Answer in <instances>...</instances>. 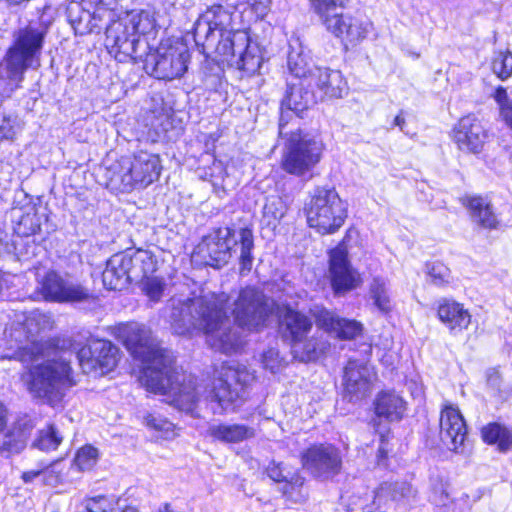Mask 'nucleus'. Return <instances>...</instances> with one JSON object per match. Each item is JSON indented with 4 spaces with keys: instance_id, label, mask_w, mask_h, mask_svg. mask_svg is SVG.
Returning <instances> with one entry per match:
<instances>
[{
    "instance_id": "obj_31",
    "label": "nucleus",
    "mask_w": 512,
    "mask_h": 512,
    "mask_svg": "<svg viewBox=\"0 0 512 512\" xmlns=\"http://www.w3.org/2000/svg\"><path fill=\"white\" fill-rule=\"evenodd\" d=\"M375 413L388 421H399L406 411V402L394 391H383L375 400Z\"/></svg>"
},
{
    "instance_id": "obj_28",
    "label": "nucleus",
    "mask_w": 512,
    "mask_h": 512,
    "mask_svg": "<svg viewBox=\"0 0 512 512\" xmlns=\"http://www.w3.org/2000/svg\"><path fill=\"white\" fill-rule=\"evenodd\" d=\"M308 88L311 87L304 80L288 83V89L281 103L282 107L300 116L302 112L318 101L313 89L309 91Z\"/></svg>"
},
{
    "instance_id": "obj_41",
    "label": "nucleus",
    "mask_w": 512,
    "mask_h": 512,
    "mask_svg": "<svg viewBox=\"0 0 512 512\" xmlns=\"http://www.w3.org/2000/svg\"><path fill=\"white\" fill-rule=\"evenodd\" d=\"M430 282L437 287H446L453 283L450 269L441 262H432L426 265Z\"/></svg>"
},
{
    "instance_id": "obj_3",
    "label": "nucleus",
    "mask_w": 512,
    "mask_h": 512,
    "mask_svg": "<svg viewBox=\"0 0 512 512\" xmlns=\"http://www.w3.org/2000/svg\"><path fill=\"white\" fill-rule=\"evenodd\" d=\"M236 17V11L222 5L208 8L194 24V41L203 53H216L222 61L254 74L261 67L262 53L247 31L235 27Z\"/></svg>"
},
{
    "instance_id": "obj_46",
    "label": "nucleus",
    "mask_w": 512,
    "mask_h": 512,
    "mask_svg": "<svg viewBox=\"0 0 512 512\" xmlns=\"http://www.w3.org/2000/svg\"><path fill=\"white\" fill-rule=\"evenodd\" d=\"M388 485L391 488L389 489L391 502H406L416 496V490L407 482L388 483Z\"/></svg>"
},
{
    "instance_id": "obj_52",
    "label": "nucleus",
    "mask_w": 512,
    "mask_h": 512,
    "mask_svg": "<svg viewBox=\"0 0 512 512\" xmlns=\"http://www.w3.org/2000/svg\"><path fill=\"white\" fill-rule=\"evenodd\" d=\"M15 134V120L10 117H4L0 122V141L12 140Z\"/></svg>"
},
{
    "instance_id": "obj_35",
    "label": "nucleus",
    "mask_w": 512,
    "mask_h": 512,
    "mask_svg": "<svg viewBox=\"0 0 512 512\" xmlns=\"http://www.w3.org/2000/svg\"><path fill=\"white\" fill-rule=\"evenodd\" d=\"M465 205L470 211V215L474 222L484 228H495L497 226V218L491 206L482 197H468Z\"/></svg>"
},
{
    "instance_id": "obj_13",
    "label": "nucleus",
    "mask_w": 512,
    "mask_h": 512,
    "mask_svg": "<svg viewBox=\"0 0 512 512\" xmlns=\"http://www.w3.org/2000/svg\"><path fill=\"white\" fill-rule=\"evenodd\" d=\"M123 0H80L67 7L68 20L78 34L100 30L112 21L115 11Z\"/></svg>"
},
{
    "instance_id": "obj_10",
    "label": "nucleus",
    "mask_w": 512,
    "mask_h": 512,
    "mask_svg": "<svg viewBox=\"0 0 512 512\" xmlns=\"http://www.w3.org/2000/svg\"><path fill=\"white\" fill-rule=\"evenodd\" d=\"M304 211L308 225L323 235L338 231L347 218V205L334 188H315Z\"/></svg>"
},
{
    "instance_id": "obj_59",
    "label": "nucleus",
    "mask_w": 512,
    "mask_h": 512,
    "mask_svg": "<svg viewBox=\"0 0 512 512\" xmlns=\"http://www.w3.org/2000/svg\"><path fill=\"white\" fill-rule=\"evenodd\" d=\"M121 512H139L137 508L132 506L125 507Z\"/></svg>"
},
{
    "instance_id": "obj_20",
    "label": "nucleus",
    "mask_w": 512,
    "mask_h": 512,
    "mask_svg": "<svg viewBox=\"0 0 512 512\" xmlns=\"http://www.w3.org/2000/svg\"><path fill=\"white\" fill-rule=\"evenodd\" d=\"M38 292L44 300L53 302L81 301L88 297V291L55 271H49L39 281Z\"/></svg>"
},
{
    "instance_id": "obj_24",
    "label": "nucleus",
    "mask_w": 512,
    "mask_h": 512,
    "mask_svg": "<svg viewBox=\"0 0 512 512\" xmlns=\"http://www.w3.org/2000/svg\"><path fill=\"white\" fill-rule=\"evenodd\" d=\"M317 325L324 330L334 333L342 340L354 339L361 334L363 326L356 320L340 318L333 312L321 309L316 314Z\"/></svg>"
},
{
    "instance_id": "obj_53",
    "label": "nucleus",
    "mask_w": 512,
    "mask_h": 512,
    "mask_svg": "<svg viewBox=\"0 0 512 512\" xmlns=\"http://www.w3.org/2000/svg\"><path fill=\"white\" fill-rule=\"evenodd\" d=\"M495 100L500 106V113L504 119L505 110H512V101L508 98L507 92L503 87L496 89Z\"/></svg>"
},
{
    "instance_id": "obj_55",
    "label": "nucleus",
    "mask_w": 512,
    "mask_h": 512,
    "mask_svg": "<svg viewBox=\"0 0 512 512\" xmlns=\"http://www.w3.org/2000/svg\"><path fill=\"white\" fill-rule=\"evenodd\" d=\"M247 3L257 16L263 17L270 9L271 0H247Z\"/></svg>"
},
{
    "instance_id": "obj_2",
    "label": "nucleus",
    "mask_w": 512,
    "mask_h": 512,
    "mask_svg": "<svg viewBox=\"0 0 512 512\" xmlns=\"http://www.w3.org/2000/svg\"><path fill=\"white\" fill-rule=\"evenodd\" d=\"M168 315L174 333L192 336L202 332L208 345L225 354L238 351L242 339L228 317L229 296L206 292L193 298L173 297L169 300Z\"/></svg>"
},
{
    "instance_id": "obj_9",
    "label": "nucleus",
    "mask_w": 512,
    "mask_h": 512,
    "mask_svg": "<svg viewBox=\"0 0 512 512\" xmlns=\"http://www.w3.org/2000/svg\"><path fill=\"white\" fill-rule=\"evenodd\" d=\"M312 11L320 18L322 24L343 44L356 45L365 39L371 23L344 14L342 10L347 0H309Z\"/></svg>"
},
{
    "instance_id": "obj_45",
    "label": "nucleus",
    "mask_w": 512,
    "mask_h": 512,
    "mask_svg": "<svg viewBox=\"0 0 512 512\" xmlns=\"http://www.w3.org/2000/svg\"><path fill=\"white\" fill-rule=\"evenodd\" d=\"M97 460L98 450L91 445H85L77 451L74 465L81 471L90 470Z\"/></svg>"
},
{
    "instance_id": "obj_16",
    "label": "nucleus",
    "mask_w": 512,
    "mask_h": 512,
    "mask_svg": "<svg viewBox=\"0 0 512 512\" xmlns=\"http://www.w3.org/2000/svg\"><path fill=\"white\" fill-rule=\"evenodd\" d=\"M301 462L312 476L329 479L340 473L342 454L333 444H314L301 453Z\"/></svg>"
},
{
    "instance_id": "obj_15",
    "label": "nucleus",
    "mask_w": 512,
    "mask_h": 512,
    "mask_svg": "<svg viewBox=\"0 0 512 512\" xmlns=\"http://www.w3.org/2000/svg\"><path fill=\"white\" fill-rule=\"evenodd\" d=\"M106 27V47L119 62L129 59L140 61L148 49V43L141 40L123 18L110 21Z\"/></svg>"
},
{
    "instance_id": "obj_50",
    "label": "nucleus",
    "mask_w": 512,
    "mask_h": 512,
    "mask_svg": "<svg viewBox=\"0 0 512 512\" xmlns=\"http://www.w3.org/2000/svg\"><path fill=\"white\" fill-rule=\"evenodd\" d=\"M262 363L265 369L276 373L283 365V359L279 355V351L275 348H269L262 355Z\"/></svg>"
},
{
    "instance_id": "obj_60",
    "label": "nucleus",
    "mask_w": 512,
    "mask_h": 512,
    "mask_svg": "<svg viewBox=\"0 0 512 512\" xmlns=\"http://www.w3.org/2000/svg\"><path fill=\"white\" fill-rule=\"evenodd\" d=\"M4 284H5L4 274H3V272L0 270V291L3 289Z\"/></svg>"
},
{
    "instance_id": "obj_61",
    "label": "nucleus",
    "mask_w": 512,
    "mask_h": 512,
    "mask_svg": "<svg viewBox=\"0 0 512 512\" xmlns=\"http://www.w3.org/2000/svg\"><path fill=\"white\" fill-rule=\"evenodd\" d=\"M159 512H172L169 504H164L162 508H160Z\"/></svg>"
},
{
    "instance_id": "obj_17",
    "label": "nucleus",
    "mask_w": 512,
    "mask_h": 512,
    "mask_svg": "<svg viewBox=\"0 0 512 512\" xmlns=\"http://www.w3.org/2000/svg\"><path fill=\"white\" fill-rule=\"evenodd\" d=\"M77 358L84 373L99 371L104 375L116 367L118 349L110 341L92 340L78 351Z\"/></svg>"
},
{
    "instance_id": "obj_29",
    "label": "nucleus",
    "mask_w": 512,
    "mask_h": 512,
    "mask_svg": "<svg viewBox=\"0 0 512 512\" xmlns=\"http://www.w3.org/2000/svg\"><path fill=\"white\" fill-rule=\"evenodd\" d=\"M287 67L297 80L304 81H306L310 72H313V68L316 67L312 64L308 51L305 50L299 39H291L289 42Z\"/></svg>"
},
{
    "instance_id": "obj_30",
    "label": "nucleus",
    "mask_w": 512,
    "mask_h": 512,
    "mask_svg": "<svg viewBox=\"0 0 512 512\" xmlns=\"http://www.w3.org/2000/svg\"><path fill=\"white\" fill-rule=\"evenodd\" d=\"M124 254L128 255L129 271L133 281L144 280V278L156 272L158 261L151 251L144 249L127 250Z\"/></svg>"
},
{
    "instance_id": "obj_43",
    "label": "nucleus",
    "mask_w": 512,
    "mask_h": 512,
    "mask_svg": "<svg viewBox=\"0 0 512 512\" xmlns=\"http://www.w3.org/2000/svg\"><path fill=\"white\" fill-rule=\"evenodd\" d=\"M429 501L437 507H446L451 503L448 484L439 477L431 479Z\"/></svg>"
},
{
    "instance_id": "obj_38",
    "label": "nucleus",
    "mask_w": 512,
    "mask_h": 512,
    "mask_svg": "<svg viewBox=\"0 0 512 512\" xmlns=\"http://www.w3.org/2000/svg\"><path fill=\"white\" fill-rule=\"evenodd\" d=\"M122 18L125 22H128L127 25L130 26L129 28H131V31H133L139 38L141 35H146L152 32L156 27L154 15L147 10L130 12Z\"/></svg>"
},
{
    "instance_id": "obj_47",
    "label": "nucleus",
    "mask_w": 512,
    "mask_h": 512,
    "mask_svg": "<svg viewBox=\"0 0 512 512\" xmlns=\"http://www.w3.org/2000/svg\"><path fill=\"white\" fill-rule=\"evenodd\" d=\"M493 72L502 80L512 75V53H499L492 62Z\"/></svg>"
},
{
    "instance_id": "obj_8",
    "label": "nucleus",
    "mask_w": 512,
    "mask_h": 512,
    "mask_svg": "<svg viewBox=\"0 0 512 512\" xmlns=\"http://www.w3.org/2000/svg\"><path fill=\"white\" fill-rule=\"evenodd\" d=\"M284 118L282 114L279 122V135L286 137L281 166L289 174L303 176L320 162L324 145L318 137L300 130L286 132Z\"/></svg>"
},
{
    "instance_id": "obj_12",
    "label": "nucleus",
    "mask_w": 512,
    "mask_h": 512,
    "mask_svg": "<svg viewBox=\"0 0 512 512\" xmlns=\"http://www.w3.org/2000/svg\"><path fill=\"white\" fill-rule=\"evenodd\" d=\"M190 53L188 47L181 42H162L152 53L145 54V71L161 80H174L182 77L188 69Z\"/></svg>"
},
{
    "instance_id": "obj_51",
    "label": "nucleus",
    "mask_w": 512,
    "mask_h": 512,
    "mask_svg": "<svg viewBox=\"0 0 512 512\" xmlns=\"http://www.w3.org/2000/svg\"><path fill=\"white\" fill-rule=\"evenodd\" d=\"M145 420L148 427L161 431L165 435L173 432L174 425L164 418L157 417L155 415H148Z\"/></svg>"
},
{
    "instance_id": "obj_23",
    "label": "nucleus",
    "mask_w": 512,
    "mask_h": 512,
    "mask_svg": "<svg viewBox=\"0 0 512 512\" xmlns=\"http://www.w3.org/2000/svg\"><path fill=\"white\" fill-rule=\"evenodd\" d=\"M453 139L464 152L480 153L488 140V132L481 121L472 115L459 120L453 130Z\"/></svg>"
},
{
    "instance_id": "obj_44",
    "label": "nucleus",
    "mask_w": 512,
    "mask_h": 512,
    "mask_svg": "<svg viewBox=\"0 0 512 512\" xmlns=\"http://www.w3.org/2000/svg\"><path fill=\"white\" fill-rule=\"evenodd\" d=\"M63 437L60 435L54 425H49L40 432L39 437L35 441V446L43 451L56 450L62 442Z\"/></svg>"
},
{
    "instance_id": "obj_18",
    "label": "nucleus",
    "mask_w": 512,
    "mask_h": 512,
    "mask_svg": "<svg viewBox=\"0 0 512 512\" xmlns=\"http://www.w3.org/2000/svg\"><path fill=\"white\" fill-rule=\"evenodd\" d=\"M329 273L337 294L351 291L361 283L360 274L351 266L347 248L342 243L329 252Z\"/></svg>"
},
{
    "instance_id": "obj_4",
    "label": "nucleus",
    "mask_w": 512,
    "mask_h": 512,
    "mask_svg": "<svg viewBox=\"0 0 512 512\" xmlns=\"http://www.w3.org/2000/svg\"><path fill=\"white\" fill-rule=\"evenodd\" d=\"M240 245V272L252 269L254 257V236L251 229L244 227L235 231L230 227H220L212 230L202 238L196 246L193 256L199 258L205 265L221 268L226 265L236 253L235 247Z\"/></svg>"
},
{
    "instance_id": "obj_56",
    "label": "nucleus",
    "mask_w": 512,
    "mask_h": 512,
    "mask_svg": "<svg viewBox=\"0 0 512 512\" xmlns=\"http://www.w3.org/2000/svg\"><path fill=\"white\" fill-rule=\"evenodd\" d=\"M42 472H43V469L41 466L40 468L23 472L21 478L25 483H31L34 479L41 477Z\"/></svg>"
},
{
    "instance_id": "obj_11",
    "label": "nucleus",
    "mask_w": 512,
    "mask_h": 512,
    "mask_svg": "<svg viewBox=\"0 0 512 512\" xmlns=\"http://www.w3.org/2000/svg\"><path fill=\"white\" fill-rule=\"evenodd\" d=\"M161 172L158 155L141 151L132 160H122L110 178L113 188L121 192H130L144 188L156 181Z\"/></svg>"
},
{
    "instance_id": "obj_48",
    "label": "nucleus",
    "mask_w": 512,
    "mask_h": 512,
    "mask_svg": "<svg viewBox=\"0 0 512 512\" xmlns=\"http://www.w3.org/2000/svg\"><path fill=\"white\" fill-rule=\"evenodd\" d=\"M117 501L113 498H108L103 495H99L93 498H89L85 501V509L88 512H114Z\"/></svg>"
},
{
    "instance_id": "obj_33",
    "label": "nucleus",
    "mask_w": 512,
    "mask_h": 512,
    "mask_svg": "<svg viewBox=\"0 0 512 512\" xmlns=\"http://www.w3.org/2000/svg\"><path fill=\"white\" fill-rule=\"evenodd\" d=\"M14 231L21 237L37 234L41 229V217L33 205L12 210Z\"/></svg>"
},
{
    "instance_id": "obj_1",
    "label": "nucleus",
    "mask_w": 512,
    "mask_h": 512,
    "mask_svg": "<svg viewBox=\"0 0 512 512\" xmlns=\"http://www.w3.org/2000/svg\"><path fill=\"white\" fill-rule=\"evenodd\" d=\"M117 337L143 363L141 384L150 392L170 396L175 406L186 412H192L201 398L217 405L214 413L231 409L243 399L254 379L245 366L225 363L215 371L211 383L200 391L192 379L177 371L172 352L162 348L145 325L122 324L117 328Z\"/></svg>"
},
{
    "instance_id": "obj_6",
    "label": "nucleus",
    "mask_w": 512,
    "mask_h": 512,
    "mask_svg": "<svg viewBox=\"0 0 512 512\" xmlns=\"http://www.w3.org/2000/svg\"><path fill=\"white\" fill-rule=\"evenodd\" d=\"M45 31L40 27L28 26L18 32L16 40L4 58L5 75L0 78V95L9 97L20 87L25 71L40 53Z\"/></svg>"
},
{
    "instance_id": "obj_21",
    "label": "nucleus",
    "mask_w": 512,
    "mask_h": 512,
    "mask_svg": "<svg viewBox=\"0 0 512 512\" xmlns=\"http://www.w3.org/2000/svg\"><path fill=\"white\" fill-rule=\"evenodd\" d=\"M467 427L461 412L451 404L445 405L440 414V439L451 451L463 452Z\"/></svg>"
},
{
    "instance_id": "obj_42",
    "label": "nucleus",
    "mask_w": 512,
    "mask_h": 512,
    "mask_svg": "<svg viewBox=\"0 0 512 512\" xmlns=\"http://www.w3.org/2000/svg\"><path fill=\"white\" fill-rule=\"evenodd\" d=\"M390 486L388 482L382 483L374 492L371 503L365 505L364 512H387L390 508L391 499L389 495Z\"/></svg>"
},
{
    "instance_id": "obj_25",
    "label": "nucleus",
    "mask_w": 512,
    "mask_h": 512,
    "mask_svg": "<svg viewBox=\"0 0 512 512\" xmlns=\"http://www.w3.org/2000/svg\"><path fill=\"white\" fill-rule=\"evenodd\" d=\"M128 255L124 252L112 255L102 273L103 285L108 290H121L133 281L129 271Z\"/></svg>"
},
{
    "instance_id": "obj_54",
    "label": "nucleus",
    "mask_w": 512,
    "mask_h": 512,
    "mask_svg": "<svg viewBox=\"0 0 512 512\" xmlns=\"http://www.w3.org/2000/svg\"><path fill=\"white\" fill-rule=\"evenodd\" d=\"M41 473L42 482L45 485L56 486L60 482V475L49 466H42Z\"/></svg>"
},
{
    "instance_id": "obj_49",
    "label": "nucleus",
    "mask_w": 512,
    "mask_h": 512,
    "mask_svg": "<svg viewBox=\"0 0 512 512\" xmlns=\"http://www.w3.org/2000/svg\"><path fill=\"white\" fill-rule=\"evenodd\" d=\"M141 281L143 283V290L146 293V295L152 301H159L160 298L162 297L165 286L163 279L157 276L150 275Z\"/></svg>"
},
{
    "instance_id": "obj_5",
    "label": "nucleus",
    "mask_w": 512,
    "mask_h": 512,
    "mask_svg": "<svg viewBox=\"0 0 512 512\" xmlns=\"http://www.w3.org/2000/svg\"><path fill=\"white\" fill-rule=\"evenodd\" d=\"M53 326L54 321L49 314L33 312L23 324H18L9 330L7 347L0 358L29 364L45 357L48 355L50 345L41 334L52 330Z\"/></svg>"
},
{
    "instance_id": "obj_36",
    "label": "nucleus",
    "mask_w": 512,
    "mask_h": 512,
    "mask_svg": "<svg viewBox=\"0 0 512 512\" xmlns=\"http://www.w3.org/2000/svg\"><path fill=\"white\" fill-rule=\"evenodd\" d=\"M266 472L268 477L274 482L284 483L282 493L287 497H292L294 491L303 485V479L290 471H286L281 463L271 462Z\"/></svg>"
},
{
    "instance_id": "obj_19",
    "label": "nucleus",
    "mask_w": 512,
    "mask_h": 512,
    "mask_svg": "<svg viewBox=\"0 0 512 512\" xmlns=\"http://www.w3.org/2000/svg\"><path fill=\"white\" fill-rule=\"evenodd\" d=\"M376 374L364 362L349 360L344 368V396L350 402L362 400L370 395Z\"/></svg>"
},
{
    "instance_id": "obj_57",
    "label": "nucleus",
    "mask_w": 512,
    "mask_h": 512,
    "mask_svg": "<svg viewBox=\"0 0 512 512\" xmlns=\"http://www.w3.org/2000/svg\"><path fill=\"white\" fill-rule=\"evenodd\" d=\"M7 423V411L3 404L0 403V432L5 428Z\"/></svg>"
},
{
    "instance_id": "obj_34",
    "label": "nucleus",
    "mask_w": 512,
    "mask_h": 512,
    "mask_svg": "<svg viewBox=\"0 0 512 512\" xmlns=\"http://www.w3.org/2000/svg\"><path fill=\"white\" fill-rule=\"evenodd\" d=\"M481 437L487 444H496L497 449L506 453L512 449V429L499 423H489L481 429Z\"/></svg>"
},
{
    "instance_id": "obj_58",
    "label": "nucleus",
    "mask_w": 512,
    "mask_h": 512,
    "mask_svg": "<svg viewBox=\"0 0 512 512\" xmlns=\"http://www.w3.org/2000/svg\"><path fill=\"white\" fill-rule=\"evenodd\" d=\"M394 125L398 126L402 131L404 130L405 119L401 114L397 115L394 119Z\"/></svg>"
},
{
    "instance_id": "obj_22",
    "label": "nucleus",
    "mask_w": 512,
    "mask_h": 512,
    "mask_svg": "<svg viewBox=\"0 0 512 512\" xmlns=\"http://www.w3.org/2000/svg\"><path fill=\"white\" fill-rule=\"evenodd\" d=\"M306 81L321 101L325 98H342L347 92V82L341 72L328 67H314Z\"/></svg>"
},
{
    "instance_id": "obj_37",
    "label": "nucleus",
    "mask_w": 512,
    "mask_h": 512,
    "mask_svg": "<svg viewBox=\"0 0 512 512\" xmlns=\"http://www.w3.org/2000/svg\"><path fill=\"white\" fill-rule=\"evenodd\" d=\"M328 343L319 339L316 336L311 338H304L299 342L292 344L293 352L303 362L313 361L318 359L326 352Z\"/></svg>"
},
{
    "instance_id": "obj_32",
    "label": "nucleus",
    "mask_w": 512,
    "mask_h": 512,
    "mask_svg": "<svg viewBox=\"0 0 512 512\" xmlns=\"http://www.w3.org/2000/svg\"><path fill=\"white\" fill-rule=\"evenodd\" d=\"M208 433L215 440L223 443H240L255 437V429L245 424H214Z\"/></svg>"
},
{
    "instance_id": "obj_40",
    "label": "nucleus",
    "mask_w": 512,
    "mask_h": 512,
    "mask_svg": "<svg viewBox=\"0 0 512 512\" xmlns=\"http://www.w3.org/2000/svg\"><path fill=\"white\" fill-rule=\"evenodd\" d=\"M288 210L286 201L280 196H270L263 207V218L268 225H276Z\"/></svg>"
},
{
    "instance_id": "obj_7",
    "label": "nucleus",
    "mask_w": 512,
    "mask_h": 512,
    "mask_svg": "<svg viewBox=\"0 0 512 512\" xmlns=\"http://www.w3.org/2000/svg\"><path fill=\"white\" fill-rule=\"evenodd\" d=\"M22 379L33 397L52 407L60 404L66 390L75 385L70 363L62 357L32 366Z\"/></svg>"
},
{
    "instance_id": "obj_39",
    "label": "nucleus",
    "mask_w": 512,
    "mask_h": 512,
    "mask_svg": "<svg viewBox=\"0 0 512 512\" xmlns=\"http://www.w3.org/2000/svg\"><path fill=\"white\" fill-rule=\"evenodd\" d=\"M370 298L375 307L382 313L392 310V301L389 294L388 283L384 278H373L369 288Z\"/></svg>"
},
{
    "instance_id": "obj_26",
    "label": "nucleus",
    "mask_w": 512,
    "mask_h": 512,
    "mask_svg": "<svg viewBox=\"0 0 512 512\" xmlns=\"http://www.w3.org/2000/svg\"><path fill=\"white\" fill-rule=\"evenodd\" d=\"M437 315L439 320L454 334L466 330L472 318L463 304L448 298L438 301Z\"/></svg>"
},
{
    "instance_id": "obj_27",
    "label": "nucleus",
    "mask_w": 512,
    "mask_h": 512,
    "mask_svg": "<svg viewBox=\"0 0 512 512\" xmlns=\"http://www.w3.org/2000/svg\"><path fill=\"white\" fill-rule=\"evenodd\" d=\"M312 326V321L307 315L291 308H285L279 317L280 332L291 344L303 340Z\"/></svg>"
},
{
    "instance_id": "obj_14",
    "label": "nucleus",
    "mask_w": 512,
    "mask_h": 512,
    "mask_svg": "<svg viewBox=\"0 0 512 512\" xmlns=\"http://www.w3.org/2000/svg\"><path fill=\"white\" fill-rule=\"evenodd\" d=\"M274 306V302L261 291L246 287L234 300L231 313L238 326L252 331L266 325V321L274 311Z\"/></svg>"
}]
</instances>
